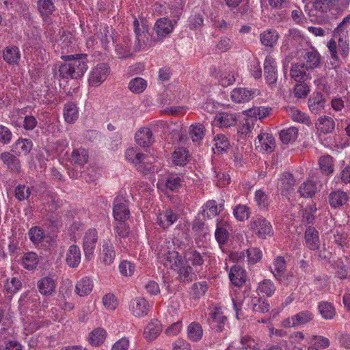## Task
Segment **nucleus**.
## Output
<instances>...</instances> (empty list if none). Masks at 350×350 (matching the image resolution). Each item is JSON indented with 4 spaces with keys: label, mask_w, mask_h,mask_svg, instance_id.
Listing matches in <instances>:
<instances>
[{
    "label": "nucleus",
    "mask_w": 350,
    "mask_h": 350,
    "mask_svg": "<svg viewBox=\"0 0 350 350\" xmlns=\"http://www.w3.org/2000/svg\"><path fill=\"white\" fill-rule=\"evenodd\" d=\"M61 57L66 62L59 66L58 72L55 73L56 77L77 79L81 78L88 70L87 55H68Z\"/></svg>",
    "instance_id": "obj_1"
},
{
    "label": "nucleus",
    "mask_w": 350,
    "mask_h": 350,
    "mask_svg": "<svg viewBox=\"0 0 350 350\" xmlns=\"http://www.w3.org/2000/svg\"><path fill=\"white\" fill-rule=\"evenodd\" d=\"M126 158L135 164L137 170L144 174H148L154 171L152 163L155 159L149 154L137 152L135 148H130L125 152Z\"/></svg>",
    "instance_id": "obj_2"
},
{
    "label": "nucleus",
    "mask_w": 350,
    "mask_h": 350,
    "mask_svg": "<svg viewBox=\"0 0 350 350\" xmlns=\"http://www.w3.org/2000/svg\"><path fill=\"white\" fill-rule=\"evenodd\" d=\"M250 227L253 232L261 239H266L267 236H271L273 234L271 224L262 216L253 217Z\"/></svg>",
    "instance_id": "obj_3"
},
{
    "label": "nucleus",
    "mask_w": 350,
    "mask_h": 350,
    "mask_svg": "<svg viewBox=\"0 0 350 350\" xmlns=\"http://www.w3.org/2000/svg\"><path fill=\"white\" fill-rule=\"evenodd\" d=\"M115 238L117 243L124 248H127L133 239L134 235L130 230V228L125 222H119L115 227Z\"/></svg>",
    "instance_id": "obj_4"
},
{
    "label": "nucleus",
    "mask_w": 350,
    "mask_h": 350,
    "mask_svg": "<svg viewBox=\"0 0 350 350\" xmlns=\"http://www.w3.org/2000/svg\"><path fill=\"white\" fill-rule=\"evenodd\" d=\"M109 73V68L107 64L101 63L98 64L91 72L88 79L89 84L92 86H98L107 78Z\"/></svg>",
    "instance_id": "obj_5"
},
{
    "label": "nucleus",
    "mask_w": 350,
    "mask_h": 350,
    "mask_svg": "<svg viewBox=\"0 0 350 350\" xmlns=\"http://www.w3.org/2000/svg\"><path fill=\"white\" fill-rule=\"evenodd\" d=\"M98 235L96 229H90L83 238V250L87 260H90L94 252Z\"/></svg>",
    "instance_id": "obj_6"
},
{
    "label": "nucleus",
    "mask_w": 350,
    "mask_h": 350,
    "mask_svg": "<svg viewBox=\"0 0 350 350\" xmlns=\"http://www.w3.org/2000/svg\"><path fill=\"white\" fill-rule=\"evenodd\" d=\"M229 229L230 225L227 221L223 219L217 220L215 237L221 249L229 240Z\"/></svg>",
    "instance_id": "obj_7"
},
{
    "label": "nucleus",
    "mask_w": 350,
    "mask_h": 350,
    "mask_svg": "<svg viewBox=\"0 0 350 350\" xmlns=\"http://www.w3.org/2000/svg\"><path fill=\"white\" fill-rule=\"evenodd\" d=\"M113 217L119 222H124L130 215L128 204L122 198H116L113 208Z\"/></svg>",
    "instance_id": "obj_8"
},
{
    "label": "nucleus",
    "mask_w": 350,
    "mask_h": 350,
    "mask_svg": "<svg viewBox=\"0 0 350 350\" xmlns=\"http://www.w3.org/2000/svg\"><path fill=\"white\" fill-rule=\"evenodd\" d=\"M265 76L267 83L271 88L276 87L277 73L275 70V64L274 59L268 56L264 62Z\"/></svg>",
    "instance_id": "obj_9"
},
{
    "label": "nucleus",
    "mask_w": 350,
    "mask_h": 350,
    "mask_svg": "<svg viewBox=\"0 0 350 350\" xmlns=\"http://www.w3.org/2000/svg\"><path fill=\"white\" fill-rule=\"evenodd\" d=\"M0 158L10 172L19 174L21 172V163L19 159L9 152L1 154Z\"/></svg>",
    "instance_id": "obj_10"
},
{
    "label": "nucleus",
    "mask_w": 350,
    "mask_h": 350,
    "mask_svg": "<svg viewBox=\"0 0 350 350\" xmlns=\"http://www.w3.org/2000/svg\"><path fill=\"white\" fill-rule=\"evenodd\" d=\"M37 286L42 295H52L55 292L57 282L53 277L46 276L38 281Z\"/></svg>",
    "instance_id": "obj_11"
},
{
    "label": "nucleus",
    "mask_w": 350,
    "mask_h": 350,
    "mask_svg": "<svg viewBox=\"0 0 350 350\" xmlns=\"http://www.w3.org/2000/svg\"><path fill=\"white\" fill-rule=\"evenodd\" d=\"M258 94L257 90H249L247 88H239L232 91L231 98L235 103H246L252 99Z\"/></svg>",
    "instance_id": "obj_12"
},
{
    "label": "nucleus",
    "mask_w": 350,
    "mask_h": 350,
    "mask_svg": "<svg viewBox=\"0 0 350 350\" xmlns=\"http://www.w3.org/2000/svg\"><path fill=\"white\" fill-rule=\"evenodd\" d=\"M303 57L306 60L305 66L308 69H314L319 67L321 64V56L314 47L306 50Z\"/></svg>",
    "instance_id": "obj_13"
},
{
    "label": "nucleus",
    "mask_w": 350,
    "mask_h": 350,
    "mask_svg": "<svg viewBox=\"0 0 350 350\" xmlns=\"http://www.w3.org/2000/svg\"><path fill=\"white\" fill-rule=\"evenodd\" d=\"M308 68L304 63L293 64L290 70V76L297 82H304L309 77Z\"/></svg>",
    "instance_id": "obj_14"
},
{
    "label": "nucleus",
    "mask_w": 350,
    "mask_h": 350,
    "mask_svg": "<svg viewBox=\"0 0 350 350\" xmlns=\"http://www.w3.org/2000/svg\"><path fill=\"white\" fill-rule=\"evenodd\" d=\"M137 144L142 147H148L154 142L152 131L147 127L139 129L135 135Z\"/></svg>",
    "instance_id": "obj_15"
},
{
    "label": "nucleus",
    "mask_w": 350,
    "mask_h": 350,
    "mask_svg": "<svg viewBox=\"0 0 350 350\" xmlns=\"http://www.w3.org/2000/svg\"><path fill=\"white\" fill-rule=\"evenodd\" d=\"M162 326L157 319H152L144 328V336L147 341H152L161 334Z\"/></svg>",
    "instance_id": "obj_16"
},
{
    "label": "nucleus",
    "mask_w": 350,
    "mask_h": 350,
    "mask_svg": "<svg viewBox=\"0 0 350 350\" xmlns=\"http://www.w3.org/2000/svg\"><path fill=\"white\" fill-rule=\"evenodd\" d=\"M255 145L256 148L271 152L275 147V139L271 134L260 133L255 140Z\"/></svg>",
    "instance_id": "obj_17"
},
{
    "label": "nucleus",
    "mask_w": 350,
    "mask_h": 350,
    "mask_svg": "<svg viewBox=\"0 0 350 350\" xmlns=\"http://www.w3.org/2000/svg\"><path fill=\"white\" fill-rule=\"evenodd\" d=\"M245 271L240 265H234L229 273L231 282L236 286H241L246 282Z\"/></svg>",
    "instance_id": "obj_18"
},
{
    "label": "nucleus",
    "mask_w": 350,
    "mask_h": 350,
    "mask_svg": "<svg viewBox=\"0 0 350 350\" xmlns=\"http://www.w3.org/2000/svg\"><path fill=\"white\" fill-rule=\"evenodd\" d=\"M132 313L137 317H142L148 314L149 304L144 298H136L131 303Z\"/></svg>",
    "instance_id": "obj_19"
},
{
    "label": "nucleus",
    "mask_w": 350,
    "mask_h": 350,
    "mask_svg": "<svg viewBox=\"0 0 350 350\" xmlns=\"http://www.w3.org/2000/svg\"><path fill=\"white\" fill-rule=\"evenodd\" d=\"M325 99L321 92L315 93L308 99V105L310 110L314 114L321 112L325 107Z\"/></svg>",
    "instance_id": "obj_20"
},
{
    "label": "nucleus",
    "mask_w": 350,
    "mask_h": 350,
    "mask_svg": "<svg viewBox=\"0 0 350 350\" xmlns=\"http://www.w3.org/2000/svg\"><path fill=\"white\" fill-rule=\"evenodd\" d=\"M334 36L338 40V49L342 57L348 55L349 50V31H338L334 30Z\"/></svg>",
    "instance_id": "obj_21"
},
{
    "label": "nucleus",
    "mask_w": 350,
    "mask_h": 350,
    "mask_svg": "<svg viewBox=\"0 0 350 350\" xmlns=\"http://www.w3.org/2000/svg\"><path fill=\"white\" fill-rule=\"evenodd\" d=\"M5 62L10 65H18L21 59V52L18 47L10 46L5 48L3 52Z\"/></svg>",
    "instance_id": "obj_22"
},
{
    "label": "nucleus",
    "mask_w": 350,
    "mask_h": 350,
    "mask_svg": "<svg viewBox=\"0 0 350 350\" xmlns=\"http://www.w3.org/2000/svg\"><path fill=\"white\" fill-rule=\"evenodd\" d=\"M116 258V252L112 244L105 242L100 250V259L105 265H109L113 262Z\"/></svg>",
    "instance_id": "obj_23"
},
{
    "label": "nucleus",
    "mask_w": 350,
    "mask_h": 350,
    "mask_svg": "<svg viewBox=\"0 0 350 350\" xmlns=\"http://www.w3.org/2000/svg\"><path fill=\"white\" fill-rule=\"evenodd\" d=\"M98 37L106 49L109 47L111 41L113 44L122 39L119 38V36H115L114 30L109 27H105L101 29Z\"/></svg>",
    "instance_id": "obj_24"
},
{
    "label": "nucleus",
    "mask_w": 350,
    "mask_h": 350,
    "mask_svg": "<svg viewBox=\"0 0 350 350\" xmlns=\"http://www.w3.org/2000/svg\"><path fill=\"white\" fill-rule=\"evenodd\" d=\"M206 257V254H200V252H197L196 250H190L185 252V262L191 263L196 269H198V267H201L204 262V258ZM196 271H198V269H196Z\"/></svg>",
    "instance_id": "obj_25"
},
{
    "label": "nucleus",
    "mask_w": 350,
    "mask_h": 350,
    "mask_svg": "<svg viewBox=\"0 0 350 350\" xmlns=\"http://www.w3.org/2000/svg\"><path fill=\"white\" fill-rule=\"evenodd\" d=\"M81 254L79 247L77 245H72L69 247L66 261L67 265L72 268L77 267L81 262Z\"/></svg>",
    "instance_id": "obj_26"
},
{
    "label": "nucleus",
    "mask_w": 350,
    "mask_h": 350,
    "mask_svg": "<svg viewBox=\"0 0 350 350\" xmlns=\"http://www.w3.org/2000/svg\"><path fill=\"white\" fill-rule=\"evenodd\" d=\"M187 338L193 342H198L202 338L203 329L198 322L191 323L187 328Z\"/></svg>",
    "instance_id": "obj_27"
},
{
    "label": "nucleus",
    "mask_w": 350,
    "mask_h": 350,
    "mask_svg": "<svg viewBox=\"0 0 350 350\" xmlns=\"http://www.w3.org/2000/svg\"><path fill=\"white\" fill-rule=\"evenodd\" d=\"M185 178L183 174H171L168 176L165 186L170 191L177 192L185 182Z\"/></svg>",
    "instance_id": "obj_28"
},
{
    "label": "nucleus",
    "mask_w": 350,
    "mask_h": 350,
    "mask_svg": "<svg viewBox=\"0 0 350 350\" xmlns=\"http://www.w3.org/2000/svg\"><path fill=\"white\" fill-rule=\"evenodd\" d=\"M59 0H38V10L44 20L55 11V4Z\"/></svg>",
    "instance_id": "obj_29"
},
{
    "label": "nucleus",
    "mask_w": 350,
    "mask_h": 350,
    "mask_svg": "<svg viewBox=\"0 0 350 350\" xmlns=\"http://www.w3.org/2000/svg\"><path fill=\"white\" fill-rule=\"evenodd\" d=\"M178 273V280L183 282H190L193 281L196 275L193 269L185 262L176 269Z\"/></svg>",
    "instance_id": "obj_30"
},
{
    "label": "nucleus",
    "mask_w": 350,
    "mask_h": 350,
    "mask_svg": "<svg viewBox=\"0 0 350 350\" xmlns=\"http://www.w3.org/2000/svg\"><path fill=\"white\" fill-rule=\"evenodd\" d=\"M177 215L172 210L168 209L160 213L157 217V222L163 228H167L177 220Z\"/></svg>",
    "instance_id": "obj_31"
},
{
    "label": "nucleus",
    "mask_w": 350,
    "mask_h": 350,
    "mask_svg": "<svg viewBox=\"0 0 350 350\" xmlns=\"http://www.w3.org/2000/svg\"><path fill=\"white\" fill-rule=\"evenodd\" d=\"M339 0H313L312 5L314 10L321 13H327L338 5Z\"/></svg>",
    "instance_id": "obj_32"
},
{
    "label": "nucleus",
    "mask_w": 350,
    "mask_h": 350,
    "mask_svg": "<svg viewBox=\"0 0 350 350\" xmlns=\"http://www.w3.org/2000/svg\"><path fill=\"white\" fill-rule=\"evenodd\" d=\"M279 35L275 29H269L263 31L260 35V39L262 44L268 47H273L277 43Z\"/></svg>",
    "instance_id": "obj_33"
},
{
    "label": "nucleus",
    "mask_w": 350,
    "mask_h": 350,
    "mask_svg": "<svg viewBox=\"0 0 350 350\" xmlns=\"http://www.w3.org/2000/svg\"><path fill=\"white\" fill-rule=\"evenodd\" d=\"M57 194L51 191L46 192L43 196V208L47 212H53L58 206Z\"/></svg>",
    "instance_id": "obj_34"
},
{
    "label": "nucleus",
    "mask_w": 350,
    "mask_h": 350,
    "mask_svg": "<svg viewBox=\"0 0 350 350\" xmlns=\"http://www.w3.org/2000/svg\"><path fill=\"white\" fill-rule=\"evenodd\" d=\"M64 118L69 124H73L79 118L78 109L74 103H67L64 108Z\"/></svg>",
    "instance_id": "obj_35"
},
{
    "label": "nucleus",
    "mask_w": 350,
    "mask_h": 350,
    "mask_svg": "<svg viewBox=\"0 0 350 350\" xmlns=\"http://www.w3.org/2000/svg\"><path fill=\"white\" fill-rule=\"evenodd\" d=\"M173 29L172 21L167 18L159 19L154 25V30L158 36L164 37Z\"/></svg>",
    "instance_id": "obj_36"
},
{
    "label": "nucleus",
    "mask_w": 350,
    "mask_h": 350,
    "mask_svg": "<svg viewBox=\"0 0 350 350\" xmlns=\"http://www.w3.org/2000/svg\"><path fill=\"white\" fill-rule=\"evenodd\" d=\"M88 154L84 148L74 149L69 157V161L74 165H83L88 162Z\"/></svg>",
    "instance_id": "obj_37"
},
{
    "label": "nucleus",
    "mask_w": 350,
    "mask_h": 350,
    "mask_svg": "<svg viewBox=\"0 0 350 350\" xmlns=\"http://www.w3.org/2000/svg\"><path fill=\"white\" fill-rule=\"evenodd\" d=\"M305 239L308 247L314 250L319 247V233L317 230L309 226L305 232Z\"/></svg>",
    "instance_id": "obj_38"
},
{
    "label": "nucleus",
    "mask_w": 350,
    "mask_h": 350,
    "mask_svg": "<svg viewBox=\"0 0 350 350\" xmlns=\"http://www.w3.org/2000/svg\"><path fill=\"white\" fill-rule=\"evenodd\" d=\"M313 313L310 310L301 311L291 317L292 327L304 325L312 321Z\"/></svg>",
    "instance_id": "obj_39"
},
{
    "label": "nucleus",
    "mask_w": 350,
    "mask_h": 350,
    "mask_svg": "<svg viewBox=\"0 0 350 350\" xmlns=\"http://www.w3.org/2000/svg\"><path fill=\"white\" fill-rule=\"evenodd\" d=\"M93 288L92 282L88 277L81 279L75 286V293L80 297L88 295Z\"/></svg>",
    "instance_id": "obj_40"
},
{
    "label": "nucleus",
    "mask_w": 350,
    "mask_h": 350,
    "mask_svg": "<svg viewBox=\"0 0 350 350\" xmlns=\"http://www.w3.org/2000/svg\"><path fill=\"white\" fill-rule=\"evenodd\" d=\"M347 193L340 190L332 191L329 196V202L334 208L342 206L347 202Z\"/></svg>",
    "instance_id": "obj_41"
},
{
    "label": "nucleus",
    "mask_w": 350,
    "mask_h": 350,
    "mask_svg": "<svg viewBox=\"0 0 350 350\" xmlns=\"http://www.w3.org/2000/svg\"><path fill=\"white\" fill-rule=\"evenodd\" d=\"M223 209L222 204L218 206L215 200H210L206 203L202 211V215L204 217L211 219L217 215Z\"/></svg>",
    "instance_id": "obj_42"
},
{
    "label": "nucleus",
    "mask_w": 350,
    "mask_h": 350,
    "mask_svg": "<svg viewBox=\"0 0 350 350\" xmlns=\"http://www.w3.org/2000/svg\"><path fill=\"white\" fill-rule=\"evenodd\" d=\"M38 262V256L33 252H27L22 257V265L27 270L36 269Z\"/></svg>",
    "instance_id": "obj_43"
},
{
    "label": "nucleus",
    "mask_w": 350,
    "mask_h": 350,
    "mask_svg": "<svg viewBox=\"0 0 350 350\" xmlns=\"http://www.w3.org/2000/svg\"><path fill=\"white\" fill-rule=\"evenodd\" d=\"M227 318L220 312H215L210 314L208 322L212 327L216 328L217 332H222Z\"/></svg>",
    "instance_id": "obj_44"
},
{
    "label": "nucleus",
    "mask_w": 350,
    "mask_h": 350,
    "mask_svg": "<svg viewBox=\"0 0 350 350\" xmlns=\"http://www.w3.org/2000/svg\"><path fill=\"white\" fill-rule=\"evenodd\" d=\"M317 128L323 133H329L334 129L335 122L331 117L325 116L319 118Z\"/></svg>",
    "instance_id": "obj_45"
},
{
    "label": "nucleus",
    "mask_w": 350,
    "mask_h": 350,
    "mask_svg": "<svg viewBox=\"0 0 350 350\" xmlns=\"http://www.w3.org/2000/svg\"><path fill=\"white\" fill-rule=\"evenodd\" d=\"M271 272L275 278L281 280L286 271V261L282 256H278L273 262V268L271 267Z\"/></svg>",
    "instance_id": "obj_46"
},
{
    "label": "nucleus",
    "mask_w": 350,
    "mask_h": 350,
    "mask_svg": "<svg viewBox=\"0 0 350 350\" xmlns=\"http://www.w3.org/2000/svg\"><path fill=\"white\" fill-rule=\"evenodd\" d=\"M189 153L184 148H178L172 154V161L176 165H185L189 159Z\"/></svg>",
    "instance_id": "obj_47"
},
{
    "label": "nucleus",
    "mask_w": 350,
    "mask_h": 350,
    "mask_svg": "<svg viewBox=\"0 0 350 350\" xmlns=\"http://www.w3.org/2000/svg\"><path fill=\"white\" fill-rule=\"evenodd\" d=\"M319 312L325 319H332L336 315L334 306L327 301H321L318 306Z\"/></svg>",
    "instance_id": "obj_48"
},
{
    "label": "nucleus",
    "mask_w": 350,
    "mask_h": 350,
    "mask_svg": "<svg viewBox=\"0 0 350 350\" xmlns=\"http://www.w3.org/2000/svg\"><path fill=\"white\" fill-rule=\"evenodd\" d=\"M298 136V129L295 127H289L283 129L280 133V138L283 144H288L294 142Z\"/></svg>",
    "instance_id": "obj_49"
},
{
    "label": "nucleus",
    "mask_w": 350,
    "mask_h": 350,
    "mask_svg": "<svg viewBox=\"0 0 350 350\" xmlns=\"http://www.w3.org/2000/svg\"><path fill=\"white\" fill-rule=\"evenodd\" d=\"M216 124L220 127H229L236 123L235 117L228 113H220L216 116L215 119Z\"/></svg>",
    "instance_id": "obj_50"
},
{
    "label": "nucleus",
    "mask_w": 350,
    "mask_h": 350,
    "mask_svg": "<svg viewBox=\"0 0 350 350\" xmlns=\"http://www.w3.org/2000/svg\"><path fill=\"white\" fill-rule=\"evenodd\" d=\"M147 87V82L141 77H135L132 79L128 85L130 91L134 94L142 93Z\"/></svg>",
    "instance_id": "obj_51"
},
{
    "label": "nucleus",
    "mask_w": 350,
    "mask_h": 350,
    "mask_svg": "<svg viewBox=\"0 0 350 350\" xmlns=\"http://www.w3.org/2000/svg\"><path fill=\"white\" fill-rule=\"evenodd\" d=\"M319 164L323 174L329 175L334 172L333 158L329 155H324L319 158Z\"/></svg>",
    "instance_id": "obj_52"
},
{
    "label": "nucleus",
    "mask_w": 350,
    "mask_h": 350,
    "mask_svg": "<svg viewBox=\"0 0 350 350\" xmlns=\"http://www.w3.org/2000/svg\"><path fill=\"white\" fill-rule=\"evenodd\" d=\"M106 331L102 328H96L90 334L89 342L93 346H98L103 343L106 337Z\"/></svg>",
    "instance_id": "obj_53"
},
{
    "label": "nucleus",
    "mask_w": 350,
    "mask_h": 350,
    "mask_svg": "<svg viewBox=\"0 0 350 350\" xmlns=\"http://www.w3.org/2000/svg\"><path fill=\"white\" fill-rule=\"evenodd\" d=\"M316 184L312 181H306L301 185L299 192L304 198H312L317 192Z\"/></svg>",
    "instance_id": "obj_54"
},
{
    "label": "nucleus",
    "mask_w": 350,
    "mask_h": 350,
    "mask_svg": "<svg viewBox=\"0 0 350 350\" xmlns=\"http://www.w3.org/2000/svg\"><path fill=\"white\" fill-rule=\"evenodd\" d=\"M205 129L202 124L197 123L189 127V135L193 142H198L203 139Z\"/></svg>",
    "instance_id": "obj_55"
},
{
    "label": "nucleus",
    "mask_w": 350,
    "mask_h": 350,
    "mask_svg": "<svg viewBox=\"0 0 350 350\" xmlns=\"http://www.w3.org/2000/svg\"><path fill=\"white\" fill-rule=\"evenodd\" d=\"M258 295H265L267 297L271 296L275 291V286L273 283L269 280H264L260 282L257 288Z\"/></svg>",
    "instance_id": "obj_56"
},
{
    "label": "nucleus",
    "mask_w": 350,
    "mask_h": 350,
    "mask_svg": "<svg viewBox=\"0 0 350 350\" xmlns=\"http://www.w3.org/2000/svg\"><path fill=\"white\" fill-rule=\"evenodd\" d=\"M32 188L25 185H18L14 190L15 197L19 201L28 200L31 194Z\"/></svg>",
    "instance_id": "obj_57"
},
{
    "label": "nucleus",
    "mask_w": 350,
    "mask_h": 350,
    "mask_svg": "<svg viewBox=\"0 0 350 350\" xmlns=\"http://www.w3.org/2000/svg\"><path fill=\"white\" fill-rule=\"evenodd\" d=\"M166 260L170 263L171 268L174 270H176L185 262L181 255L176 251L169 252L166 255Z\"/></svg>",
    "instance_id": "obj_58"
},
{
    "label": "nucleus",
    "mask_w": 350,
    "mask_h": 350,
    "mask_svg": "<svg viewBox=\"0 0 350 350\" xmlns=\"http://www.w3.org/2000/svg\"><path fill=\"white\" fill-rule=\"evenodd\" d=\"M5 289L8 293H10L11 296L16 293L22 287L21 281L16 278H12L11 279H7V281L4 285Z\"/></svg>",
    "instance_id": "obj_59"
},
{
    "label": "nucleus",
    "mask_w": 350,
    "mask_h": 350,
    "mask_svg": "<svg viewBox=\"0 0 350 350\" xmlns=\"http://www.w3.org/2000/svg\"><path fill=\"white\" fill-rule=\"evenodd\" d=\"M295 180L292 174L284 172L282 174L280 178V189L282 191H288L293 189Z\"/></svg>",
    "instance_id": "obj_60"
},
{
    "label": "nucleus",
    "mask_w": 350,
    "mask_h": 350,
    "mask_svg": "<svg viewBox=\"0 0 350 350\" xmlns=\"http://www.w3.org/2000/svg\"><path fill=\"white\" fill-rule=\"evenodd\" d=\"M119 38H122L120 41L113 43L116 47V52L122 57H126L127 53L130 51V43L129 40L124 37L119 36Z\"/></svg>",
    "instance_id": "obj_61"
},
{
    "label": "nucleus",
    "mask_w": 350,
    "mask_h": 350,
    "mask_svg": "<svg viewBox=\"0 0 350 350\" xmlns=\"http://www.w3.org/2000/svg\"><path fill=\"white\" fill-rule=\"evenodd\" d=\"M28 234L30 240L37 244L42 242L45 237V232L40 227L34 226L29 229Z\"/></svg>",
    "instance_id": "obj_62"
},
{
    "label": "nucleus",
    "mask_w": 350,
    "mask_h": 350,
    "mask_svg": "<svg viewBox=\"0 0 350 350\" xmlns=\"http://www.w3.org/2000/svg\"><path fill=\"white\" fill-rule=\"evenodd\" d=\"M240 343L243 350H259L258 342L250 336L245 335L241 338Z\"/></svg>",
    "instance_id": "obj_63"
},
{
    "label": "nucleus",
    "mask_w": 350,
    "mask_h": 350,
    "mask_svg": "<svg viewBox=\"0 0 350 350\" xmlns=\"http://www.w3.org/2000/svg\"><path fill=\"white\" fill-rule=\"evenodd\" d=\"M256 120L253 116H247V118H245L240 127L239 132H240L241 134L247 135L250 133L252 130L254 129V122Z\"/></svg>",
    "instance_id": "obj_64"
}]
</instances>
